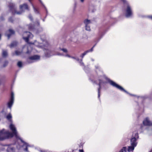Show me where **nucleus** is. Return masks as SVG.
I'll use <instances>...</instances> for the list:
<instances>
[{"label": "nucleus", "instance_id": "1", "mask_svg": "<svg viewBox=\"0 0 152 152\" xmlns=\"http://www.w3.org/2000/svg\"><path fill=\"white\" fill-rule=\"evenodd\" d=\"M10 128L12 132V133L10 132L9 131L5 130L4 129L0 131V140H3L10 137H12L15 136L17 140H20L23 143V146L26 147V148L24 149V151H28V147H30V145L24 142L20 138L18 134L16 128L13 124H11L10 126Z\"/></svg>", "mask_w": 152, "mask_h": 152}, {"label": "nucleus", "instance_id": "2", "mask_svg": "<svg viewBox=\"0 0 152 152\" xmlns=\"http://www.w3.org/2000/svg\"><path fill=\"white\" fill-rule=\"evenodd\" d=\"M108 80L110 84L113 87H115L120 90L124 92L127 94H129L131 96H134V95L130 94L129 93L126 91L121 86L118 85L114 81L109 79L105 75L102 76L100 75L99 76V88L98 89V97L99 98L100 96V90L102 86H104L106 83L105 80Z\"/></svg>", "mask_w": 152, "mask_h": 152}, {"label": "nucleus", "instance_id": "3", "mask_svg": "<svg viewBox=\"0 0 152 152\" xmlns=\"http://www.w3.org/2000/svg\"><path fill=\"white\" fill-rule=\"evenodd\" d=\"M41 39L42 41L41 43L35 41L33 43H29L34 45L38 48L42 49L45 51V56L46 57H49L53 55L49 49L50 47L49 44L45 39L41 37Z\"/></svg>", "mask_w": 152, "mask_h": 152}, {"label": "nucleus", "instance_id": "4", "mask_svg": "<svg viewBox=\"0 0 152 152\" xmlns=\"http://www.w3.org/2000/svg\"><path fill=\"white\" fill-rule=\"evenodd\" d=\"M9 7L13 14H16L18 15H20L25 10H29V8L28 5L26 3L20 5V11L17 12L15 4L13 3H10Z\"/></svg>", "mask_w": 152, "mask_h": 152}, {"label": "nucleus", "instance_id": "5", "mask_svg": "<svg viewBox=\"0 0 152 152\" xmlns=\"http://www.w3.org/2000/svg\"><path fill=\"white\" fill-rule=\"evenodd\" d=\"M121 0L123 2L124 6L126 7L125 9L126 17L127 18L131 17L133 15V12L130 6L125 0Z\"/></svg>", "mask_w": 152, "mask_h": 152}, {"label": "nucleus", "instance_id": "6", "mask_svg": "<svg viewBox=\"0 0 152 152\" xmlns=\"http://www.w3.org/2000/svg\"><path fill=\"white\" fill-rule=\"evenodd\" d=\"M28 28L30 31H33L36 34L39 33L40 32L42 31V28H39L37 30L35 29L34 24H29L28 25Z\"/></svg>", "mask_w": 152, "mask_h": 152}, {"label": "nucleus", "instance_id": "7", "mask_svg": "<svg viewBox=\"0 0 152 152\" xmlns=\"http://www.w3.org/2000/svg\"><path fill=\"white\" fill-rule=\"evenodd\" d=\"M24 35L27 36V37H23V39L25 40V41L28 43L29 39V38H31L33 37V35L29 32L26 31L24 33Z\"/></svg>", "mask_w": 152, "mask_h": 152}, {"label": "nucleus", "instance_id": "8", "mask_svg": "<svg viewBox=\"0 0 152 152\" xmlns=\"http://www.w3.org/2000/svg\"><path fill=\"white\" fill-rule=\"evenodd\" d=\"M40 58V56L38 55H34L30 57L28 59V61L29 63L33 62L39 60Z\"/></svg>", "mask_w": 152, "mask_h": 152}, {"label": "nucleus", "instance_id": "9", "mask_svg": "<svg viewBox=\"0 0 152 152\" xmlns=\"http://www.w3.org/2000/svg\"><path fill=\"white\" fill-rule=\"evenodd\" d=\"M134 137L132 138L131 140V145L136 146L137 145V142H136L137 138L138 137V134L136 133L135 134Z\"/></svg>", "mask_w": 152, "mask_h": 152}, {"label": "nucleus", "instance_id": "10", "mask_svg": "<svg viewBox=\"0 0 152 152\" xmlns=\"http://www.w3.org/2000/svg\"><path fill=\"white\" fill-rule=\"evenodd\" d=\"M14 101V94L13 93V92H12L10 101L7 103L8 106L10 109L11 108V107Z\"/></svg>", "mask_w": 152, "mask_h": 152}, {"label": "nucleus", "instance_id": "11", "mask_svg": "<svg viewBox=\"0 0 152 152\" xmlns=\"http://www.w3.org/2000/svg\"><path fill=\"white\" fill-rule=\"evenodd\" d=\"M95 45H94L90 49L87 50L85 51L83 53H82L80 56L81 58V59H83L84 57L88 53L92 52L93 50V48Z\"/></svg>", "mask_w": 152, "mask_h": 152}, {"label": "nucleus", "instance_id": "12", "mask_svg": "<svg viewBox=\"0 0 152 152\" xmlns=\"http://www.w3.org/2000/svg\"><path fill=\"white\" fill-rule=\"evenodd\" d=\"M144 125L146 126H151L152 125V122L150 121L148 118H146L143 122Z\"/></svg>", "mask_w": 152, "mask_h": 152}, {"label": "nucleus", "instance_id": "13", "mask_svg": "<svg viewBox=\"0 0 152 152\" xmlns=\"http://www.w3.org/2000/svg\"><path fill=\"white\" fill-rule=\"evenodd\" d=\"M71 58L74 59L77 61V62L80 64V66H84V64L82 61V59H80L78 57L72 56Z\"/></svg>", "mask_w": 152, "mask_h": 152}, {"label": "nucleus", "instance_id": "14", "mask_svg": "<svg viewBox=\"0 0 152 152\" xmlns=\"http://www.w3.org/2000/svg\"><path fill=\"white\" fill-rule=\"evenodd\" d=\"M26 48L27 49V51L26 52V53L28 54H29L31 53V51L30 50L32 49V48L31 45H25L23 47V48Z\"/></svg>", "mask_w": 152, "mask_h": 152}, {"label": "nucleus", "instance_id": "15", "mask_svg": "<svg viewBox=\"0 0 152 152\" xmlns=\"http://www.w3.org/2000/svg\"><path fill=\"white\" fill-rule=\"evenodd\" d=\"M8 31L10 33V34H7V33H6V35L8 37V39H9L11 35L14 34L15 32L14 31L11 29H10Z\"/></svg>", "mask_w": 152, "mask_h": 152}, {"label": "nucleus", "instance_id": "16", "mask_svg": "<svg viewBox=\"0 0 152 152\" xmlns=\"http://www.w3.org/2000/svg\"><path fill=\"white\" fill-rule=\"evenodd\" d=\"M14 148L11 145L8 146L7 149V151L8 152H14Z\"/></svg>", "mask_w": 152, "mask_h": 152}, {"label": "nucleus", "instance_id": "17", "mask_svg": "<svg viewBox=\"0 0 152 152\" xmlns=\"http://www.w3.org/2000/svg\"><path fill=\"white\" fill-rule=\"evenodd\" d=\"M31 0H28L31 3V4L32 5V6H33L34 12L36 14H39V11H38V10L36 8H35V7H34L33 4H32V2H31Z\"/></svg>", "mask_w": 152, "mask_h": 152}, {"label": "nucleus", "instance_id": "18", "mask_svg": "<svg viewBox=\"0 0 152 152\" xmlns=\"http://www.w3.org/2000/svg\"><path fill=\"white\" fill-rule=\"evenodd\" d=\"M135 147L136 146H134V145H131V146L128 147L127 151L129 152L133 151L134 147Z\"/></svg>", "mask_w": 152, "mask_h": 152}, {"label": "nucleus", "instance_id": "19", "mask_svg": "<svg viewBox=\"0 0 152 152\" xmlns=\"http://www.w3.org/2000/svg\"><path fill=\"white\" fill-rule=\"evenodd\" d=\"M8 55L7 52V50H3L2 56L3 57H6Z\"/></svg>", "mask_w": 152, "mask_h": 152}, {"label": "nucleus", "instance_id": "20", "mask_svg": "<svg viewBox=\"0 0 152 152\" xmlns=\"http://www.w3.org/2000/svg\"><path fill=\"white\" fill-rule=\"evenodd\" d=\"M84 23L86 26L88 25L91 23V21L90 20L87 19H85L84 21Z\"/></svg>", "mask_w": 152, "mask_h": 152}, {"label": "nucleus", "instance_id": "21", "mask_svg": "<svg viewBox=\"0 0 152 152\" xmlns=\"http://www.w3.org/2000/svg\"><path fill=\"white\" fill-rule=\"evenodd\" d=\"M18 43L16 41H14L12 42L10 45V47L11 48H12L15 46H16L17 45Z\"/></svg>", "mask_w": 152, "mask_h": 152}, {"label": "nucleus", "instance_id": "22", "mask_svg": "<svg viewBox=\"0 0 152 152\" xmlns=\"http://www.w3.org/2000/svg\"><path fill=\"white\" fill-rule=\"evenodd\" d=\"M59 50L62 51L64 52L65 53H67V52H68L66 48H59Z\"/></svg>", "mask_w": 152, "mask_h": 152}, {"label": "nucleus", "instance_id": "23", "mask_svg": "<svg viewBox=\"0 0 152 152\" xmlns=\"http://www.w3.org/2000/svg\"><path fill=\"white\" fill-rule=\"evenodd\" d=\"M22 53V51H19L18 50H16L15 51V53L16 55L18 56L20 55Z\"/></svg>", "mask_w": 152, "mask_h": 152}, {"label": "nucleus", "instance_id": "24", "mask_svg": "<svg viewBox=\"0 0 152 152\" xmlns=\"http://www.w3.org/2000/svg\"><path fill=\"white\" fill-rule=\"evenodd\" d=\"M126 147H123L122 149L119 152H126Z\"/></svg>", "mask_w": 152, "mask_h": 152}, {"label": "nucleus", "instance_id": "25", "mask_svg": "<svg viewBox=\"0 0 152 152\" xmlns=\"http://www.w3.org/2000/svg\"><path fill=\"white\" fill-rule=\"evenodd\" d=\"M12 115L10 114H9L6 117L9 120H10V119L12 118Z\"/></svg>", "mask_w": 152, "mask_h": 152}, {"label": "nucleus", "instance_id": "26", "mask_svg": "<svg viewBox=\"0 0 152 152\" xmlns=\"http://www.w3.org/2000/svg\"><path fill=\"white\" fill-rule=\"evenodd\" d=\"M85 29L88 31H90L91 30L90 26L88 25L85 26Z\"/></svg>", "mask_w": 152, "mask_h": 152}, {"label": "nucleus", "instance_id": "27", "mask_svg": "<svg viewBox=\"0 0 152 152\" xmlns=\"http://www.w3.org/2000/svg\"><path fill=\"white\" fill-rule=\"evenodd\" d=\"M17 66H22V62L21 61H19L17 63Z\"/></svg>", "mask_w": 152, "mask_h": 152}, {"label": "nucleus", "instance_id": "28", "mask_svg": "<svg viewBox=\"0 0 152 152\" xmlns=\"http://www.w3.org/2000/svg\"><path fill=\"white\" fill-rule=\"evenodd\" d=\"M8 62L7 61H4V64H3V66H7L8 64Z\"/></svg>", "mask_w": 152, "mask_h": 152}, {"label": "nucleus", "instance_id": "29", "mask_svg": "<svg viewBox=\"0 0 152 152\" xmlns=\"http://www.w3.org/2000/svg\"><path fill=\"white\" fill-rule=\"evenodd\" d=\"M39 1L41 3V4L44 7L45 9L46 10V13H47V12H48V11H47V10L46 9V7H45V5H44V4H43L42 2V1H41V0H39Z\"/></svg>", "mask_w": 152, "mask_h": 152}, {"label": "nucleus", "instance_id": "30", "mask_svg": "<svg viewBox=\"0 0 152 152\" xmlns=\"http://www.w3.org/2000/svg\"><path fill=\"white\" fill-rule=\"evenodd\" d=\"M28 18L31 20L32 21L33 20L32 17L31 15H28Z\"/></svg>", "mask_w": 152, "mask_h": 152}, {"label": "nucleus", "instance_id": "31", "mask_svg": "<svg viewBox=\"0 0 152 152\" xmlns=\"http://www.w3.org/2000/svg\"><path fill=\"white\" fill-rule=\"evenodd\" d=\"M9 21L11 22H13V20L12 18L10 17L9 19Z\"/></svg>", "mask_w": 152, "mask_h": 152}, {"label": "nucleus", "instance_id": "32", "mask_svg": "<svg viewBox=\"0 0 152 152\" xmlns=\"http://www.w3.org/2000/svg\"><path fill=\"white\" fill-rule=\"evenodd\" d=\"M55 55H58V56H63V54L61 53H58L56 54Z\"/></svg>", "mask_w": 152, "mask_h": 152}, {"label": "nucleus", "instance_id": "33", "mask_svg": "<svg viewBox=\"0 0 152 152\" xmlns=\"http://www.w3.org/2000/svg\"><path fill=\"white\" fill-rule=\"evenodd\" d=\"M65 56L66 57H68L69 58H71V57H72V56H70L68 54H66Z\"/></svg>", "mask_w": 152, "mask_h": 152}, {"label": "nucleus", "instance_id": "34", "mask_svg": "<svg viewBox=\"0 0 152 152\" xmlns=\"http://www.w3.org/2000/svg\"><path fill=\"white\" fill-rule=\"evenodd\" d=\"M0 19L1 20H4V18L3 17H0Z\"/></svg>", "mask_w": 152, "mask_h": 152}, {"label": "nucleus", "instance_id": "35", "mask_svg": "<svg viewBox=\"0 0 152 152\" xmlns=\"http://www.w3.org/2000/svg\"><path fill=\"white\" fill-rule=\"evenodd\" d=\"M79 152H83V150L80 149L79 150Z\"/></svg>", "mask_w": 152, "mask_h": 152}, {"label": "nucleus", "instance_id": "36", "mask_svg": "<svg viewBox=\"0 0 152 152\" xmlns=\"http://www.w3.org/2000/svg\"><path fill=\"white\" fill-rule=\"evenodd\" d=\"M149 18L152 20V16H149Z\"/></svg>", "mask_w": 152, "mask_h": 152}, {"label": "nucleus", "instance_id": "37", "mask_svg": "<svg viewBox=\"0 0 152 152\" xmlns=\"http://www.w3.org/2000/svg\"><path fill=\"white\" fill-rule=\"evenodd\" d=\"M37 23L38 24V25H39V21H37Z\"/></svg>", "mask_w": 152, "mask_h": 152}, {"label": "nucleus", "instance_id": "38", "mask_svg": "<svg viewBox=\"0 0 152 152\" xmlns=\"http://www.w3.org/2000/svg\"><path fill=\"white\" fill-rule=\"evenodd\" d=\"M84 0H80V1L81 2H83L84 1Z\"/></svg>", "mask_w": 152, "mask_h": 152}, {"label": "nucleus", "instance_id": "39", "mask_svg": "<svg viewBox=\"0 0 152 152\" xmlns=\"http://www.w3.org/2000/svg\"><path fill=\"white\" fill-rule=\"evenodd\" d=\"M42 20L43 22H44L45 21V19H42Z\"/></svg>", "mask_w": 152, "mask_h": 152}]
</instances>
